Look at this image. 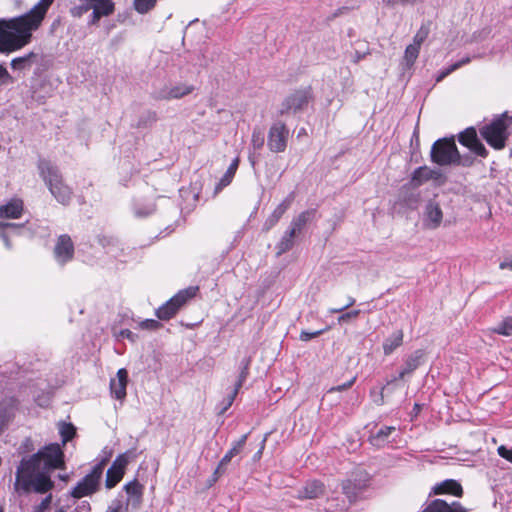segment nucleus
<instances>
[{
  "label": "nucleus",
  "mask_w": 512,
  "mask_h": 512,
  "mask_svg": "<svg viewBox=\"0 0 512 512\" xmlns=\"http://www.w3.org/2000/svg\"><path fill=\"white\" fill-rule=\"evenodd\" d=\"M368 54V52H359V51H355L353 56H352V62L353 63H358L360 60H362L366 55Z\"/></svg>",
  "instance_id": "obj_56"
},
{
  "label": "nucleus",
  "mask_w": 512,
  "mask_h": 512,
  "mask_svg": "<svg viewBox=\"0 0 512 512\" xmlns=\"http://www.w3.org/2000/svg\"><path fill=\"white\" fill-rule=\"evenodd\" d=\"M482 137L495 149H502L508 137L507 130H481Z\"/></svg>",
  "instance_id": "obj_18"
},
{
  "label": "nucleus",
  "mask_w": 512,
  "mask_h": 512,
  "mask_svg": "<svg viewBox=\"0 0 512 512\" xmlns=\"http://www.w3.org/2000/svg\"><path fill=\"white\" fill-rule=\"evenodd\" d=\"M433 492L436 495L439 494H452L454 496H461L463 493L461 485L453 479H447L437 484L433 488Z\"/></svg>",
  "instance_id": "obj_23"
},
{
  "label": "nucleus",
  "mask_w": 512,
  "mask_h": 512,
  "mask_svg": "<svg viewBox=\"0 0 512 512\" xmlns=\"http://www.w3.org/2000/svg\"><path fill=\"white\" fill-rule=\"evenodd\" d=\"M360 314L359 310H352L349 312H346L338 317L339 323L348 322L349 320L356 319Z\"/></svg>",
  "instance_id": "obj_46"
},
{
  "label": "nucleus",
  "mask_w": 512,
  "mask_h": 512,
  "mask_svg": "<svg viewBox=\"0 0 512 512\" xmlns=\"http://www.w3.org/2000/svg\"><path fill=\"white\" fill-rule=\"evenodd\" d=\"M403 331L397 330L387 337L383 342V352L386 356L391 355L403 344Z\"/></svg>",
  "instance_id": "obj_24"
},
{
  "label": "nucleus",
  "mask_w": 512,
  "mask_h": 512,
  "mask_svg": "<svg viewBox=\"0 0 512 512\" xmlns=\"http://www.w3.org/2000/svg\"><path fill=\"white\" fill-rule=\"evenodd\" d=\"M239 165V159L235 158L232 163L229 165L227 171L223 175V177L220 179L219 183L216 186V190H220L226 186H228L232 179L234 178V175L238 169Z\"/></svg>",
  "instance_id": "obj_28"
},
{
  "label": "nucleus",
  "mask_w": 512,
  "mask_h": 512,
  "mask_svg": "<svg viewBox=\"0 0 512 512\" xmlns=\"http://www.w3.org/2000/svg\"><path fill=\"white\" fill-rule=\"evenodd\" d=\"M425 359V352L421 349L414 351L405 361L404 367L399 372L398 379L413 373Z\"/></svg>",
  "instance_id": "obj_17"
},
{
  "label": "nucleus",
  "mask_w": 512,
  "mask_h": 512,
  "mask_svg": "<svg viewBox=\"0 0 512 512\" xmlns=\"http://www.w3.org/2000/svg\"><path fill=\"white\" fill-rule=\"evenodd\" d=\"M289 130H269L268 147L273 152H282L285 150Z\"/></svg>",
  "instance_id": "obj_16"
},
{
  "label": "nucleus",
  "mask_w": 512,
  "mask_h": 512,
  "mask_svg": "<svg viewBox=\"0 0 512 512\" xmlns=\"http://www.w3.org/2000/svg\"><path fill=\"white\" fill-rule=\"evenodd\" d=\"M128 463L129 457L127 453L120 454L116 457L106 473L105 486L107 489L115 487L122 480Z\"/></svg>",
  "instance_id": "obj_9"
},
{
  "label": "nucleus",
  "mask_w": 512,
  "mask_h": 512,
  "mask_svg": "<svg viewBox=\"0 0 512 512\" xmlns=\"http://www.w3.org/2000/svg\"><path fill=\"white\" fill-rule=\"evenodd\" d=\"M355 303V299L353 297H348L347 298V303L345 305H343L342 307H339V308H332L329 310L330 313H339V312H342L343 310L349 308L350 306L354 305Z\"/></svg>",
  "instance_id": "obj_51"
},
{
  "label": "nucleus",
  "mask_w": 512,
  "mask_h": 512,
  "mask_svg": "<svg viewBox=\"0 0 512 512\" xmlns=\"http://www.w3.org/2000/svg\"><path fill=\"white\" fill-rule=\"evenodd\" d=\"M423 512H451V510L444 500L436 499L429 503Z\"/></svg>",
  "instance_id": "obj_34"
},
{
  "label": "nucleus",
  "mask_w": 512,
  "mask_h": 512,
  "mask_svg": "<svg viewBox=\"0 0 512 512\" xmlns=\"http://www.w3.org/2000/svg\"><path fill=\"white\" fill-rule=\"evenodd\" d=\"M93 7L91 0H80L77 5L70 9V13L73 17L80 18L86 12L91 10Z\"/></svg>",
  "instance_id": "obj_32"
},
{
  "label": "nucleus",
  "mask_w": 512,
  "mask_h": 512,
  "mask_svg": "<svg viewBox=\"0 0 512 512\" xmlns=\"http://www.w3.org/2000/svg\"><path fill=\"white\" fill-rule=\"evenodd\" d=\"M459 142L473 151L475 154L486 157L487 151L481 141L478 139L476 130H463L459 134Z\"/></svg>",
  "instance_id": "obj_13"
},
{
  "label": "nucleus",
  "mask_w": 512,
  "mask_h": 512,
  "mask_svg": "<svg viewBox=\"0 0 512 512\" xmlns=\"http://www.w3.org/2000/svg\"><path fill=\"white\" fill-rule=\"evenodd\" d=\"M472 164V161L470 159H462L461 158V163L459 165H463V166H470Z\"/></svg>",
  "instance_id": "obj_62"
},
{
  "label": "nucleus",
  "mask_w": 512,
  "mask_h": 512,
  "mask_svg": "<svg viewBox=\"0 0 512 512\" xmlns=\"http://www.w3.org/2000/svg\"><path fill=\"white\" fill-rule=\"evenodd\" d=\"M37 61L38 54L31 51L23 56L13 58L10 62V66L15 71H26L30 70Z\"/></svg>",
  "instance_id": "obj_19"
},
{
  "label": "nucleus",
  "mask_w": 512,
  "mask_h": 512,
  "mask_svg": "<svg viewBox=\"0 0 512 512\" xmlns=\"http://www.w3.org/2000/svg\"><path fill=\"white\" fill-rule=\"evenodd\" d=\"M431 159L440 166L459 165L461 156L458 152L454 139H439L431 149Z\"/></svg>",
  "instance_id": "obj_4"
},
{
  "label": "nucleus",
  "mask_w": 512,
  "mask_h": 512,
  "mask_svg": "<svg viewBox=\"0 0 512 512\" xmlns=\"http://www.w3.org/2000/svg\"><path fill=\"white\" fill-rule=\"evenodd\" d=\"M512 126V116L507 112L495 115L489 122H485L481 128H509Z\"/></svg>",
  "instance_id": "obj_25"
},
{
  "label": "nucleus",
  "mask_w": 512,
  "mask_h": 512,
  "mask_svg": "<svg viewBox=\"0 0 512 512\" xmlns=\"http://www.w3.org/2000/svg\"><path fill=\"white\" fill-rule=\"evenodd\" d=\"M247 437H248V435L244 434L243 436H241V438L239 440L235 441L232 444V447L227 451V453L223 456V458L219 462L217 473L220 472L222 470V468L226 469V466L229 464V462L232 460V458L235 457L236 455H238L243 450V448L246 444Z\"/></svg>",
  "instance_id": "obj_22"
},
{
  "label": "nucleus",
  "mask_w": 512,
  "mask_h": 512,
  "mask_svg": "<svg viewBox=\"0 0 512 512\" xmlns=\"http://www.w3.org/2000/svg\"><path fill=\"white\" fill-rule=\"evenodd\" d=\"M54 0H40L29 12L0 19V53L10 54L28 45Z\"/></svg>",
  "instance_id": "obj_2"
},
{
  "label": "nucleus",
  "mask_w": 512,
  "mask_h": 512,
  "mask_svg": "<svg viewBox=\"0 0 512 512\" xmlns=\"http://www.w3.org/2000/svg\"><path fill=\"white\" fill-rule=\"evenodd\" d=\"M23 202L20 199H12L7 204L0 206V217L17 219L22 215Z\"/></svg>",
  "instance_id": "obj_20"
},
{
  "label": "nucleus",
  "mask_w": 512,
  "mask_h": 512,
  "mask_svg": "<svg viewBox=\"0 0 512 512\" xmlns=\"http://www.w3.org/2000/svg\"><path fill=\"white\" fill-rule=\"evenodd\" d=\"M497 452L502 458L512 462V449H508L504 445H501L498 447Z\"/></svg>",
  "instance_id": "obj_48"
},
{
  "label": "nucleus",
  "mask_w": 512,
  "mask_h": 512,
  "mask_svg": "<svg viewBox=\"0 0 512 512\" xmlns=\"http://www.w3.org/2000/svg\"><path fill=\"white\" fill-rule=\"evenodd\" d=\"M471 61L470 57H464L456 63L452 64V69L457 70L465 64H468Z\"/></svg>",
  "instance_id": "obj_55"
},
{
  "label": "nucleus",
  "mask_w": 512,
  "mask_h": 512,
  "mask_svg": "<svg viewBox=\"0 0 512 512\" xmlns=\"http://www.w3.org/2000/svg\"><path fill=\"white\" fill-rule=\"evenodd\" d=\"M247 369H248V361L244 364L243 368H242V371L239 375V379L238 381L236 382L235 384V387L231 393V395L229 396V401H228V406H230L232 404V402L234 401L239 389L241 388L243 382L245 381L246 377H247Z\"/></svg>",
  "instance_id": "obj_36"
},
{
  "label": "nucleus",
  "mask_w": 512,
  "mask_h": 512,
  "mask_svg": "<svg viewBox=\"0 0 512 512\" xmlns=\"http://www.w3.org/2000/svg\"><path fill=\"white\" fill-rule=\"evenodd\" d=\"M107 512H129L127 506H124L121 500H114L109 506Z\"/></svg>",
  "instance_id": "obj_44"
},
{
  "label": "nucleus",
  "mask_w": 512,
  "mask_h": 512,
  "mask_svg": "<svg viewBox=\"0 0 512 512\" xmlns=\"http://www.w3.org/2000/svg\"><path fill=\"white\" fill-rule=\"evenodd\" d=\"M14 82V78L10 75L6 67L0 64V85L11 84Z\"/></svg>",
  "instance_id": "obj_42"
},
{
  "label": "nucleus",
  "mask_w": 512,
  "mask_h": 512,
  "mask_svg": "<svg viewBox=\"0 0 512 512\" xmlns=\"http://www.w3.org/2000/svg\"><path fill=\"white\" fill-rule=\"evenodd\" d=\"M290 204L291 200L285 199L274 209V211L268 216L263 224V230L265 232L272 229L278 223L286 210L289 208Z\"/></svg>",
  "instance_id": "obj_21"
},
{
  "label": "nucleus",
  "mask_w": 512,
  "mask_h": 512,
  "mask_svg": "<svg viewBox=\"0 0 512 512\" xmlns=\"http://www.w3.org/2000/svg\"><path fill=\"white\" fill-rule=\"evenodd\" d=\"M428 34H429V28L425 27V26H421V28L418 30V32L416 33V35L413 38L412 45H416L420 48L421 44L428 37Z\"/></svg>",
  "instance_id": "obj_40"
},
{
  "label": "nucleus",
  "mask_w": 512,
  "mask_h": 512,
  "mask_svg": "<svg viewBox=\"0 0 512 512\" xmlns=\"http://www.w3.org/2000/svg\"><path fill=\"white\" fill-rule=\"evenodd\" d=\"M197 291L198 287L196 286H191L179 291L175 296L157 309L156 316L160 320L171 319L189 299L196 295Z\"/></svg>",
  "instance_id": "obj_7"
},
{
  "label": "nucleus",
  "mask_w": 512,
  "mask_h": 512,
  "mask_svg": "<svg viewBox=\"0 0 512 512\" xmlns=\"http://www.w3.org/2000/svg\"><path fill=\"white\" fill-rule=\"evenodd\" d=\"M429 181H432L436 186H441L446 183L447 177L439 168L421 166L413 171L410 185L412 188H418Z\"/></svg>",
  "instance_id": "obj_8"
},
{
  "label": "nucleus",
  "mask_w": 512,
  "mask_h": 512,
  "mask_svg": "<svg viewBox=\"0 0 512 512\" xmlns=\"http://www.w3.org/2000/svg\"><path fill=\"white\" fill-rule=\"evenodd\" d=\"M64 466V454L59 444H50L28 458H23L16 470V489L23 492L46 493L54 484L50 471Z\"/></svg>",
  "instance_id": "obj_1"
},
{
  "label": "nucleus",
  "mask_w": 512,
  "mask_h": 512,
  "mask_svg": "<svg viewBox=\"0 0 512 512\" xmlns=\"http://www.w3.org/2000/svg\"><path fill=\"white\" fill-rule=\"evenodd\" d=\"M295 235H296V233H294L290 229L284 233L282 239L277 244V249H278L277 254L278 255H281V254L289 251L293 247Z\"/></svg>",
  "instance_id": "obj_29"
},
{
  "label": "nucleus",
  "mask_w": 512,
  "mask_h": 512,
  "mask_svg": "<svg viewBox=\"0 0 512 512\" xmlns=\"http://www.w3.org/2000/svg\"><path fill=\"white\" fill-rule=\"evenodd\" d=\"M101 17H104V15H102L101 13H99V12H98V10H96V11H95V10H93V12H92V19H91V23H92V24L97 23V22L101 19Z\"/></svg>",
  "instance_id": "obj_60"
},
{
  "label": "nucleus",
  "mask_w": 512,
  "mask_h": 512,
  "mask_svg": "<svg viewBox=\"0 0 512 512\" xmlns=\"http://www.w3.org/2000/svg\"><path fill=\"white\" fill-rule=\"evenodd\" d=\"M92 10H98L104 16H109L114 12L115 5L112 0H91Z\"/></svg>",
  "instance_id": "obj_30"
},
{
  "label": "nucleus",
  "mask_w": 512,
  "mask_h": 512,
  "mask_svg": "<svg viewBox=\"0 0 512 512\" xmlns=\"http://www.w3.org/2000/svg\"><path fill=\"white\" fill-rule=\"evenodd\" d=\"M453 71H455L454 69H452V65L449 66L447 69H445L444 71H442L436 78V81L437 82H440L442 81L445 77H447L449 74H451Z\"/></svg>",
  "instance_id": "obj_53"
},
{
  "label": "nucleus",
  "mask_w": 512,
  "mask_h": 512,
  "mask_svg": "<svg viewBox=\"0 0 512 512\" xmlns=\"http://www.w3.org/2000/svg\"><path fill=\"white\" fill-rule=\"evenodd\" d=\"M449 508L451 512H466V509L459 502H453L449 505Z\"/></svg>",
  "instance_id": "obj_54"
},
{
  "label": "nucleus",
  "mask_w": 512,
  "mask_h": 512,
  "mask_svg": "<svg viewBox=\"0 0 512 512\" xmlns=\"http://www.w3.org/2000/svg\"><path fill=\"white\" fill-rule=\"evenodd\" d=\"M60 434L63 444H66L75 435V427L70 423H62L60 426Z\"/></svg>",
  "instance_id": "obj_38"
},
{
  "label": "nucleus",
  "mask_w": 512,
  "mask_h": 512,
  "mask_svg": "<svg viewBox=\"0 0 512 512\" xmlns=\"http://www.w3.org/2000/svg\"><path fill=\"white\" fill-rule=\"evenodd\" d=\"M443 221V211L438 202L429 200L423 210V225L427 229H437Z\"/></svg>",
  "instance_id": "obj_10"
},
{
  "label": "nucleus",
  "mask_w": 512,
  "mask_h": 512,
  "mask_svg": "<svg viewBox=\"0 0 512 512\" xmlns=\"http://www.w3.org/2000/svg\"><path fill=\"white\" fill-rule=\"evenodd\" d=\"M124 490L127 493V501L124 506H131L133 509H138L142 503L143 498V485L137 480H133L124 486Z\"/></svg>",
  "instance_id": "obj_14"
},
{
  "label": "nucleus",
  "mask_w": 512,
  "mask_h": 512,
  "mask_svg": "<svg viewBox=\"0 0 512 512\" xmlns=\"http://www.w3.org/2000/svg\"><path fill=\"white\" fill-rule=\"evenodd\" d=\"M420 48L416 45H408L404 53V61L408 68H410L416 61L419 55Z\"/></svg>",
  "instance_id": "obj_33"
},
{
  "label": "nucleus",
  "mask_w": 512,
  "mask_h": 512,
  "mask_svg": "<svg viewBox=\"0 0 512 512\" xmlns=\"http://www.w3.org/2000/svg\"><path fill=\"white\" fill-rule=\"evenodd\" d=\"M394 430L395 427L393 426H385L380 428L377 433L370 437L371 444L376 447L383 446L388 441L389 436Z\"/></svg>",
  "instance_id": "obj_26"
},
{
  "label": "nucleus",
  "mask_w": 512,
  "mask_h": 512,
  "mask_svg": "<svg viewBox=\"0 0 512 512\" xmlns=\"http://www.w3.org/2000/svg\"><path fill=\"white\" fill-rule=\"evenodd\" d=\"M492 331L503 336H512V317L504 319Z\"/></svg>",
  "instance_id": "obj_35"
},
{
  "label": "nucleus",
  "mask_w": 512,
  "mask_h": 512,
  "mask_svg": "<svg viewBox=\"0 0 512 512\" xmlns=\"http://www.w3.org/2000/svg\"><path fill=\"white\" fill-rule=\"evenodd\" d=\"M313 101L311 86L296 89L283 100L281 112L296 114L305 111Z\"/></svg>",
  "instance_id": "obj_6"
},
{
  "label": "nucleus",
  "mask_w": 512,
  "mask_h": 512,
  "mask_svg": "<svg viewBox=\"0 0 512 512\" xmlns=\"http://www.w3.org/2000/svg\"><path fill=\"white\" fill-rule=\"evenodd\" d=\"M149 114L153 119H156V114L154 112H150Z\"/></svg>",
  "instance_id": "obj_64"
},
{
  "label": "nucleus",
  "mask_w": 512,
  "mask_h": 512,
  "mask_svg": "<svg viewBox=\"0 0 512 512\" xmlns=\"http://www.w3.org/2000/svg\"><path fill=\"white\" fill-rule=\"evenodd\" d=\"M157 0H134V8L137 12L144 14L150 11Z\"/></svg>",
  "instance_id": "obj_37"
},
{
  "label": "nucleus",
  "mask_w": 512,
  "mask_h": 512,
  "mask_svg": "<svg viewBox=\"0 0 512 512\" xmlns=\"http://www.w3.org/2000/svg\"><path fill=\"white\" fill-rule=\"evenodd\" d=\"M324 491V486L319 481H311L306 484L303 491L301 492V497L307 499L317 498L322 495Z\"/></svg>",
  "instance_id": "obj_27"
},
{
  "label": "nucleus",
  "mask_w": 512,
  "mask_h": 512,
  "mask_svg": "<svg viewBox=\"0 0 512 512\" xmlns=\"http://www.w3.org/2000/svg\"><path fill=\"white\" fill-rule=\"evenodd\" d=\"M139 327L145 330H157L161 327V323L154 319H146L139 323Z\"/></svg>",
  "instance_id": "obj_41"
},
{
  "label": "nucleus",
  "mask_w": 512,
  "mask_h": 512,
  "mask_svg": "<svg viewBox=\"0 0 512 512\" xmlns=\"http://www.w3.org/2000/svg\"><path fill=\"white\" fill-rule=\"evenodd\" d=\"M266 439H267V435H265V437L263 438L261 446H260V449L258 450V452L254 456L255 459H259L261 457L262 451H263V449L265 447Z\"/></svg>",
  "instance_id": "obj_61"
},
{
  "label": "nucleus",
  "mask_w": 512,
  "mask_h": 512,
  "mask_svg": "<svg viewBox=\"0 0 512 512\" xmlns=\"http://www.w3.org/2000/svg\"><path fill=\"white\" fill-rule=\"evenodd\" d=\"M322 332H323V330H318V331H314V332L302 331L300 333L299 338H300L301 341H305L306 342V341L311 340L312 338H315V337L321 335Z\"/></svg>",
  "instance_id": "obj_47"
},
{
  "label": "nucleus",
  "mask_w": 512,
  "mask_h": 512,
  "mask_svg": "<svg viewBox=\"0 0 512 512\" xmlns=\"http://www.w3.org/2000/svg\"><path fill=\"white\" fill-rule=\"evenodd\" d=\"M194 91V86L179 84L173 87L164 86L158 91L154 92L153 97L156 100H171L180 99Z\"/></svg>",
  "instance_id": "obj_11"
},
{
  "label": "nucleus",
  "mask_w": 512,
  "mask_h": 512,
  "mask_svg": "<svg viewBox=\"0 0 512 512\" xmlns=\"http://www.w3.org/2000/svg\"><path fill=\"white\" fill-rule=\"evenodd\" d=\"M38 168L51 194L61 204H67L71 199L72 192L71 189L64 184L58 169L48 161L42 159L38 163Z\"/></svg>",
  "instance_id": "obj_3"
},
{
  "label": "nucleus",
  "mask_w": 512,
  "mask_h": 512,
  "mask_svg": "<svg viewBox=\"0 0 512 512\" xmlns=\"http://www.w3.org/2000/svg\"><path fill=\"white\" fill-rule=\"evenodd\" d=\"M7 228L16 229L17 225L14 223H0V236L3 239L5 246L7 248H11L10 242L8 240L7 235L4 233V230Z\"/></svg>",
  "instance_id": "obj_43"
},
{
  "label": "nucleus",
  "mask_w": 512,
  "mask_h": 512,
  "mask_svg": "<svg viewBox=\"0 0 512 512\" xmlns=\"http://www.w3.org/2000/svg\"><path fill=\"white\" fill-rule=\"evenodd\" d=\"M499 268L501 270L509 269V270L512 271V258L509 259V260H505V261L501 262L500 265H499Z\"/></svg>",
  "instance_id": "obj_59"
},
{
  "label": "nucleus",
  "mask_w": 512,
  "mask_h": 512,
  "mask_svg": "<svg viewBox=\"0 0 512 512\" xmlns=\"http://www.w3.org/2000/svg\"><path fill=\"white\" fill-rule=\"evenodd\" d=\"M54 255L57 262L61 264H64L73 258L74 246L68 235L64 234L58 238L54 248Z\"/></svg>",
  "instance_id": "obj_12"
},
{
  "label": "nucleus",
  "mask_w": 512,
  "mask_h": 512,
  "mask_svg": "<svg viewBox=\"0 0 512 512\" xmlns=\"http://www.w3.org/2000/svg\"><path fill=\"white\" fill-rule=\"evenodd\" d=\"M342 489L350 501L356 498L358 489L350 480L343 482Z\"/></svg>",
  "instance_id": "obj_39"
},
{
  "label": "nucleus",
  "mask_w": 512,
  "mask_h": 512,
  "mask_svg": "<svg viewBox=\"0 0 512 512\" xmlns=\"http://www.w3.org/2000/svg\"><path fill=\"white\" fill-rule=\"evenodd\" d=\"M355 380H356V377H353L351 380L347 381L346 383H344L342 385H338V386L330 388L329 392H341V391L347 390L354 384Z\"/></svg>",
  "instance_id": "obj_49"
},
{
  "label": "nucleus",
  "mask_w": 512,
  "mask_h": 512,
  "mask_svg": "<svg viewBox=\"0 0 512 512\" xmlns=\"http://www.w3.org/2000/svg\"><path fill=\"white\" fill-rule=\"evenodd\" d=\"M312 212L304 211L294 218L290 224V230L294 233L300 232L306 223L310 220Z\"/></svg>",
  "instance_id": "obj_31"
},
{
  "label": "nucleus",
  "mask_w": 512,
  "mask_h": 512,
  "mask_svg": "<svg viewBox=\"0 0 512 512\" xmlns=\"http://www.w3.org/2000/svg\"><path fill=\"white\" fill-rule=\"evenodd\" d=\"M105 465V459L96 464L91 472L77 483L70 495L75 499H80L94 494L98 490Z\"/></svg>",
  "instance_id": "obj_5"
},
{
  "label": "nucleus",
  "mask_w": 512,
  "mask_h": 512,
  "mask_svg": "<svg viewBox=\"0 0 512 512\" xmlns=\"http://www.w3.org/2000/svg\"><path fill=\"white\" fill-rule=\"evenodd\" d=\"M50 501H51V496H48V497H46V498L42 501V505H43V506H46V505H48V504L50 503Z\"/></svg>",
  "instance_id": "obj_63"
},
{
  "label": "nucleus",
  "mask_w": 512,
  "mask_h": 512,
  "mask_svg": "<svg viewBox=\"0 0 512 512\" xmlns=\"http://www.w3.org/2000/svg\"><path fill=\"white\" fill-rule=\"evenodd\" d=\"M252 142L256 147H261L263 145L264 135L261 133V130L255 131L253 133Z\"/></svg>",
  "instance_id": "obj_50"
},
{
  "label": "nucleus",
  "mask_w": 512,
  "mask_h": 512,
  "mask_svg": "<svg viewBox=\"0 0 512 512\" xmlns=\"http://www.w3.org/2000/svg\"><path fill=\"white\" fill-rule=\"evenodd\" d=\"M120 335L130 339L131 341H135V335L128 329L121 330Z\"/></svg>",
  "instance_id": "obj_58"
},
{
  "label": "nucleus",
  "mask_w": 512,
  "mask_h": 512,
  "mask_svg": "<svg viewBox=\"0 0 512 512\" xmlns=\"http://www.w3.org/2000/svg\"><path fill=\"white\" fill-rule=\"evenodd\" d=\"M155 210V207L153 205H150L146 210L145 212H142L140 210H136V215L137 216H148L150 214L153 213V211Z\"/></svg>",
  "instance_id": "obj_57"
},
{
  "label": "nucleus",
  "mask_w": 512,
  "mask_h": 512,
  "mask_svg": "<svg viewBox=\"0 0 512 512\" xmlns=\"http://www.w3.org/2000/svg\"><path fill=\"white\" fill-rule=\"evenodd\" d=\"M419 0H383V2L389 7H395L397 5H415Z\"/></svg>",
  "instance_id": "obj_45"
},
{
  "label": "nucleus",
  "mask_w": 512,
  "mask_h": 512,
  "mask_svg": "<svg viewBox=\"0 0 512 512\" xmlns=\"http://www.w3.org/2000/svg\"><path fill=\"white\" fill-rule=\"evenodd\" d=\"M116 376V379H111L110 381V391L113 397L118 400H123L126 397L128 372L126 369L121 368L117 371Z\"/></svg>",
  "instance_id": "obj_15"
},
{
  "label": "nucleus",
  "mask_w": 512,
  "mask_h": 512,
  "mask_svg": "<svg viewBox=\"0 0 512 512\" xmlns=\"http://www.w3.org/2000/svg\"><path fill=\"white\" fill-rule=\"evenodd\" d=\"M217 471H218V466L214 470L211 478L209 479V485L210 486L213 485L219 479V477L222 476L225 473L226 469L222 468V470L220 472H218V473H217Z\"/></svg>",
  "instance_id": "obj_52"
}]
</instances>
